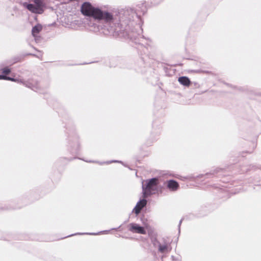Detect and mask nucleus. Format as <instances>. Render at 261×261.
Returning a JSON list of instances; mask_svg holds the SVG:
<instances>
[{"mask_svg": "<svg viewBox=\"0 0 261 261\" xmlns=\"http://www.w3.org/2000/svg\"><path fill=\"white\" fill-rule=\"evenodd\" d=\"M81 9L83 15L92 16L95 19L109 21L112 19V16L110 13L102 12L99 9L93 7L89 3H84L82 5Z\"/></svg>", "mask_w": 261, "mask_h": 261, "instance_id": "nucleus-1", "label": "nucleus"}, {"mask_svg": "<svg viewBox=\"0 0 261 261\" xmlns=\"http://www.w3.org/2000/svg\"><path fill=\"white\" fill-rule=\"evenodd\" d=\"M159 182V179L156 178H153L151 179L143 181L142 188L144 196L146 197L148 195L154 193Z\"/></svg>", "mask_w": 261, "mask_h": 261, "instance_id": "nucleus-2", "label": "nucleus"}, {"mask_svg": "<svg viewBox=\"0 0 261 261\" xmlns=\"http://www.w3.org/2000/svg\"><path fill=\"white\" fill-rule=\"evenodd\" d=\"M35 5L23 4V6L29 11L34 13L41 14L44 11V5L42 0H34Z\"/></svg>", "mask_w": 261, "mask_h": 261, "instance_id": "nucleus-3", "label": "nucleus"}, {"mask_svg": "<svg viewBox=\"0 0 261 261\" xmlns=\"http://www.w3.org/2000/svg\"><path fill=\"white\" fill-rule=\"evenodd\" d=\"M129 227V230L131 231L140 234H145L146 230L149 229V226L147 225L142 227L137 224L133 223L130 224Z\"/></svg>", "mask_w": 261, "mask_h": 261, "instance_id": "nucleus-4", "label": "nucleus"}, {"mask_svg": "<svg viewBox=\"0 0 261 261\" xmlns=\"http://www.w3.org/2000/svg\"><path fill=\"white\" fill-rule=\"evenodd\" d=\"M146 200L145 199L140 200L134 208V212H135L136 214H138L142 208L146 205Z\"/></svg>", "mask_w": 261, "mask_h": 261, "instance_id": "nucleus-5", "label": "nucleus"}, {"mask_svg": "<svg viewBox=\"0 0 261 261\" xmlns=\"http://www.w3.org/2000/svg\"><path fill=\"white\" fill-rule=\"evenodd\" d=\"M168 188L170 189L171 190L174 191L176 190L178 187V185L177 182L174 180H169L168 182V185H167Z\"/></svg>", "mask_w": 261, "mask_h": 261, "instance_id": "nucleus-6", "label": "nucleus"}, {"mask_svg": "<svg viewBox=\"0 0 261 261\" xmlns=\"http://www.w3.org/2000/svg\"><path fill=\"white\" fill-rule=\"evenodd\" d=\"M178 82L182 85L186 86L190 85V81L187 77L182 76L178 79Z\"/></svg>", "mask_w": 261, "mask_h": 261, "instance_id": "nucleus-7", "label": "nucleus"}, {"mask_svg": "<svg viewBox=\"0 0 261 261\" xmlns=\"http://www.w3.org/2000/svg\"><path fill=\"white\" fill-rule=\"evenodd\" d=\"M42 30V26L40 24H38L35 26L32 29V34L35 37L36 36L39 32Z\"/></svg>", "mask_w": 261, "mask_h": 261, "instance_id": "nucleus-8", "label": "nucleus"}, {"mask_svg": "<svg viewBox=\"0 0 261 261\" xmlns=\"http://www.w3.org/2000/svg\"><path fill=\"white\" fill-rule=\"evenodd\" d=\"M0 79H4V80H11V81H15L14 79L7 77L4 75H0Z\"/></svg>", "mask_w": 261, "mask_h": 261, "instance_id": "nucleus-9", "label": "nucleus"}, {"mask_svg": "<svg viewBox=\"0 0 261 261\" xmlns=\"http://www.w3.org/2000/svg\"><path fill=\"white\" fill-rule=\"evenodd\" d=\"M10 72V70L8 68L4 69L3 71V72L6 74H8Z\"/></svg>", "mask_w": 261, "mask_h": 261, "instance_id": "nucleus-10", "label": "nucleus"}]
</instances>
